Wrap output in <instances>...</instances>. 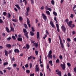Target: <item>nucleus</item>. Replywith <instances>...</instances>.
I'll list each match as a JSON object with an SVG mask.
<instances>
[{"mask_svg":"<svg viewBox=\"0 0 76 76\" xmlns=\"http://www.w3.org/2000/svg\"><path fill=\"white\" fill-rule=\"evenodd\" d=\"M73 21H70L69 22H67V23L69 26H70L72 24Z\"/></svg>","mask_w":76,"mask_h":76,"instance_id":"nucleus-6","label":"nucleus"},{"mask_svg":"<svg viewBox=\"0 0 76 76\" xmlns=\"http://www.w3.org/2000/svg\"><path fill=\"white\" fill-rule=\"evenodd\" d=\"M68 76H72V75H71V74H70V73H68Z\"/></svg>","mask_w":76,"mask_h":76,"instance_id":"nucleus-64","label":"nucleus"},{"mask_svg":"<svg viewBox=\"0 0 76 76\" xmlns=\"http://www.w3.org/2000/svg\"><path fill=\"white\" fill-rule=\"evenodd\" d=\"M70 26H69V27L71 28H72V29L73 28H74V27H75V24H72Z\"/></svg>","mask_w":76,"mask_h":76,"instance_id":"nucleus-14","label":"nucleus"},{"mask_svg":"<svg viewBox=\"0 0 76 76\" xmlns=\"http://www.w3.org/2000/svg\"><path fill=\"white\" fill-rule=\"evenodd\" d=\"M23 25L26 29H28V26H27V25L26 24H23Z\"/></svg>","mask_w":76,"mask_h":76,"instance_id":"nucleus-19","label":"nucleus"},{"mask_svg":"<svg viewBox=\"0 0 76 76\" xmlns=\"http://www.w3.org/2000/svg\"><path fill=\"white\" fill-rule=\"evenodd\" d=\"M6 47H7V48H11L12 45L10 44H7L6 45Z\"/></svg>","mask_w":76,"mask_h":76,"instance_id":"nucleus-9","label":"nucleus"},{"mask_svg":"<svg viewBox=\"0 0 76 76\" xmlns=\"http://www.w3.org/2000/svg\"><path fill=\"white\" fill-rule=\"evenodd\" d=\"M35 52L36 55L37 56V55L38 54V51H37V50H36L35 51Z\"/></svg>","mask_w":76,"mask_h":76,"instance_id":"nucleus-43","label":"nucleus"},{"mask_svg":"<svg viewBox=\"0 0 76 76\" xmlns=\"http://www.w3.org/2000/svg\"><path fill=\"white\" fill-rule=\"evenodd\" d=\"M40 76H43V74L42 73V72H40Z\"/></svg>","mask_w":76,"mask_h":76,"instance_id":"nucleus-63","label":"nucleus"},{"mask_svg":"<svg viewBox=\"0 0 76 76\" xmlns=\"http://www.w3.org/2000/svg\"><path fill=\"white\" fill-rule=\"evenodd\" d=\"M12 38H13V39L15 40L16 39V37L14 36H12Z\"/></svg>","mask_w":76,"mask_h":76,"instance_id":"nucleus-41","label":"nucleus"},{"mask_svg":"<svg viewBox=\"0 0 76 76\" xmlns=\"http://www.w3.org/2000/svg\"><path fill=\"white\" fill-rule=\"evenodd\" d=\"M70 17L71 18H73L74 17V15H73V14H71V16Z\"/></svg>","mask_w":76,"mask_h":76,"instance_id":"nucleus-38","label":"nucleus"},{"mask_svg":"<svg viewBox=\"0 0 76 76\" xmlns=\"http://www.w3.org/2000/svg\"><path fill=\"white\" fill-rule=\"evenodd\" d=\"M15 6H16V7H17V8H18V10H20V7L18 4L15 5Z\"/></svg>","mask_w":76,"mask_h":76,"instance_id":"nucleus-12","label":"nucleus"},{"mask_svg":"<svg viewBox=\"0 0 76 76\" xmlns=\"http://www.w3.org/2000/svg\"><path fill=\"white\" fill-rule=\"evenodd\" d=\"M32 58V57L31 56H29V57H28V59L29 60H30V59H31Z\"/></svg>","mask_w":76,"mask_h":76,"instance_id":"nucleus-42","label":"nucleus"},{"mask_svg":"<svg viewBox=\"0 0 76 76\" xmlns=\"http://www.w3.org/2000/svg\"><path fill=\"white\" fill-rule=\"evenodd\" d=\"M14 67H16L17 66V64H13Z\"/></svg>","mask_w":76,"mask_h":76,"instance_id":"nucleus-59","label":"nucleus"},{"mask_svg":"<svg viewBox=\"0 0 76 76\" xmlns=\"http://www.w3.org/2000/svg\"><path fill=\"white\" fill-rule=\"evenodd\" d=\"M48 40L49 42V43L50 44H51V38H49L48 39Z\"/></svg>","mask_w":76,"mask_h":76,"instance_id":"nucleus-28","label":"nucleus"},{"mask_svg":"<svg viewBox=\"0 0 76 76\" xmlns=\"http://www.w3.org/2000/svg\"><path fill=\"white\" fill-rule=\"evenodd\" d=\"M72 35H74V34H76V32L74 31H73L72 33Z\"/></svg>","mask_w":76,"mask_h":76,"instance_id":"nucleus-50","label":"nucleus"},{"mask_svg":"<svg viewBox=\"0 0 76 76\" xmlns=\"http://www.w3.org/2000/svg\"><path fill=\"white\" fill-rule=\"evenodd\" d=\"M56 26L57 28H59V26L58 25V24H56Z\"/></svg>","mask_w":76,"mask_h":76,"instance_id":"nucleus-54","label":"nucleus"},{"mask_svg":"<svg viewBox=\"0 0 76 76\" xmlns=\"http://www.w3.org/2000/svg\"><path fill=\"white\" fill-rule=\"evenodd\" d=\"M50 23L51 25H52L53 24H53V21H51L50 22Z\"/></svg>","mask_w":76,"mask_h":76,"instance_id":"nucleus-56","label":"nucleus"},{"mask_svg":"<svg viewBox=\"0 0 76 76\" xmlns=\"http://www.w3.org/2000/svg\"><path fill=\"white\" fill-rule=\"evenodd\" d=\"M38 44L37 43L35 44V47H36V48H38Z\"/></svg>","mask_w":76,"mask_h":76,"instance_id":"nucleus-55","label":"nucleus"},{"mask_svg":"<svg viewBox=\"0 0 76 76\" xmlns=\"http://www.w3.org/2000/svg\"><path fill=\"white\" fill-rule=\"evenodd\" d=\"M47 37V34H45V36L43 37V39H45V38Z\"/></svg>","mask_w":76,"mask_h":76,"instance_id":"nucleus-52","label":"nucleus"},{"mask_svg":"<svg viewBox=\"0 0 76 76\" xmlns=\"http://www.w3.org/2000/svg\"><path fill=\"white\" fill-rule=\"evenodd\" d=\"M10 39H12V38L10 37H8L7 39V40H8V41H10Z\"/></svg>","mask_w":76,"mask_h":76,"instance_id":"nucleus-49","label":"nucleus"},{"mask_svg":"<svg viewBox=\"0 0 76 76\" xmlns=\"http://www.w3.org/2000/svg\"><path fill=\"white\" fill-rule=\"evenodd\" d=\"M41 10H43L44 9V6H43L41 8Z\"/></svg>","mask_w":76,"mask_h":76,"instance_id":"nucleus-57","label":"nucleus"},{"mask_svg":"<svg viewBox=\"0 0 76 76\" xmlns=\"http://www.w3.org/2000/svg\"><path fill=\"white\" fill-rule=\"evenodd\" d=\"M34 75H35V74H34V73H33L32 74H30V76H34Z\"/></svg>","mask_w":76,"mask_h":76,"instance_id":"nucleus-61","label":"nucleus"},{"mask_svg":"<svg viewBox=\"0 0 76 76\" xmlns=\"http://www.w3.org/2000/svg\"><path fill=\"white\" fill-rule=\"evenodd\" d=\"M30 34H31V36H34V35H35V33H33L32 31H30Z\"/></svg>","mask_w":76,"mask_h":76,"instance_id":"nucleus-20","label":"nucleus"},{"mask_svg":"<svg viewBox=\"0 0 76 76\" xmlns=\"http://www.w3.org/2000/svg\"><path fill=\"white\" fill-rule=\"evenodd\" d=\"M56 63H60V61H59V59H57L56 61Z\"/></svg>","mask_w":76,"mask_h":76,"instance_id":"nucleus-32","label":"nucleus"},{"mask_svg":"<svg viewBox=\"0 0 76 76\" xmlns=\"http://www.w3.org/2000/svg\"><path fill=\"white\" fill-rule=\"evenodd\" d=\"M45 9H46V10H48V7L47 6H46L45 7Z\"/></svg>","mask_w":76,"mask_h":76,"instance_id":"nucleus-48","label":"nucleus"},{"mask_svg":"<svg viewBox=\"0 0 76 76\" xmlns=\"http://www.w3.org/2000/svg\"><path fill=\"white\" fill-rule=\"evenodd\" d=\"M56 74L58 75L59 76H61V72L60 71H59L58 72H57Z\"/></svg>","mask_w":76,"mask_h":76,"instance_id":"nucleus-15","label":"nucleus"},{"mask_svg":"<svg viewBox=\"0 0 76 76\" xmlns=\"http://www.w3.org/2000/svg\"><path fill=\"white\" fill-rule=\"evenodd\" d=\"M46 13L48 15H50V12L48 11H46Z\"/></svg>","mask_w":76,"mask_h":76,"instance_id":"nucleus-27","label":"nucleus"},{"mask_svg":"<svg viewBox=\"0 0 76 76\" xmlns=\"http://www.w3.org/2000/svg\"><path fill=\"white\" fill-rule=\"evenodd\" d=\"M31 31L32 32H35V30L33 27H31Z\"/></svg>","mask_w":76,"mask_h":76,"instance_id":"nucleus-37","label":"nucleus"},{"mask_svg":"<svg viewBox=\"0 0 76 76\" xmlns=\"http://www.w3.org/2000/svg\"><path fill=\"white\" fill-rule=\"evenodd\" d=\"M47 57H48V58H50L51 59L53 58V55H52L51 54H48L47 56Z\"/></svg>","mask_w":76,"mask_h":76,"instance_id":"nucleus-7","label":"nucleus"},{"mask_svg":"<svg viewBox=\"0 0 76 76\" xmlns=\"http://www.w3.org/2000/svg\"><path fill=\"white\" fill-rule=\"evenodd\" d=\"M14 52L15 53H18L19 52V50L18 49H15L14 50Z\"/></svg>","mask_w":76,"mask_h":76,"instance_id":"nucleus-10","label":"nucleus"},{"mask_svg":"<svg viewBox=\"0 0 76 76\" xmlns=\"http://www.w3.org/2000/svg\"><path fill=\"white\" fill-rule=\"evenodd\" d=\"M5 55L6 56H8V51L6 50H5L4 51Z\"/></svg>","mask_w":76,"mask_h":76,"instance_id":"nucleus-11","label":"nucleus"},{"mask_svg":"<svg viewBox=\"0 0 76 76\" xmlns=\"http://www.w3.org/2000/svg\"><path fill=\"white\" fill-rule=\"evenodd\" d=\"M37 39H39V32H37Z\"/></svg>","mask_w":76,"mask_h":76,"instance_id":"nucleus-8","label":"nucleus"},{"mask_svg":"<svg viewBox=\"0 0 76 76\" xmlns=\"http://www.w3.org/2000/svg\"><path fill=\"white\" fill-rule=\"evenodd\" d=\"M67 40L69 42H70V41H71V40L69 38H67Z\"/></svg>","mask_w":76,"mask_h":76,"instance_id":"nucleus-46","label":"nucleus"},{"mask_svg":"<svg viewBox=\"0 0 76 76\" xmlns=\"http://www.w3.org/2000/svg\"><path fill=\"white\" fill-rule=\"evenodd\" d=\"M65 22H66L67 23V22H69V19H66L65 20Z\"/></svg>","mask_w":76,"mask_h":76,"instance_id":"nucleus-62","label":"nucleus"},{"mask_svg":"<svg viewBox=\"0 0 76 76\" xmlns=\"http://www.w3.org/2000/svg\"><path fill=\"white\" fill-rule=\"evenodd\" d=\"M5 29L7 32H9V28H8V27H6Z\"/></svg>","mask_w":76,"mask_h":76,"instance_id":"nucleus-21","label":"nucleus"},{"mask_svg":"<svg viewBox=\"0 0 76 76\" xmlns=\"http://www.w3.org/2000/svg\"><path fill=\"white\" fill-rule=\"evenodd\" d=\"M58 37L61 48H63V47H64V45H63V42H62V40H61V37H60V35L58 36Z\"/></svg>","mask_w":76,"mask_h":76,"instance_id":"nucleus-2","label":"nucleus"},{"mask_svg":"<svg viewBox=\"0 0 76 76\" xmlns=\"http://www.w3.org/2000/svg\"><path fill=\"white\" fill-rule=\"evenodd\" d=\"M74 71L75 73H76V67H75L74 69Z\"/></svg>","mask_w":76,"mask_h":76,"instance_id":"nucleus-60","label":"nucleus"},{"mask_svg":"<svg viewBox=\"0 0 76 76\" xmlns=\"http://www.w3.org/2000/svg\"><path fill=\"white\" fill-rule=\"evenodd\" d=\"M27 11L26 12V16H28L29 15V13Z\"/></svg>","mask_w":76,"mask_h":76,"instance_id":"nucleus-53","label":"nucleus"},{"mask_svg":"<svg viewBox=\"0 0 76 76\" xmlns=\"http://www.w3.org/2000/svg\"><path fill=\"white\" fill-rule=\"evenodd\" d=\"M18 40L19 41H22V38L21 37H18Z\"/></svg>","mask_w":76,"mask_h":76,"instance_id":"nucleus-13","label":"nucleus"},{"mask_svg":"<svg viewBox=\"0 0 76 76\" xmlns=\"http://www.w3.org/2000/svg\"><path fill=\"white\" fill-rule=\"evenodd\" d=\"M19 20L20 22H22V20H23V18H22V17H21L20 16L19 17Z\"/></svg>","mask_w":76,"mask_h":76,"instance_id":"nucleus-16","label":"nucleus"},{"mask_svg":"<svg viewBox=\"0 0 76 76\" xmlns=\"http://www.w3.org/2000/svg\"><path fill=\"white\" fill-rule=\"evenodd\" d=\"M51 3L52 4H53V5H54V0H53L51 1Z\"/></svg>","mask_w":76,"mask_h":76,"instance_id":"nucleus-35","label":"nucleus"},{"mask_svg":"<svg viewBox=\"0 0 76 76\" xmlns=\"http://www.w3.org/2000/svg\"><path fill=\"white\" fill-rule=\"evenodd\" d=\"M26 47L27 49H29V45L28 44H26Z\"/></svg>","mask_w":76,"mask_h":76,"instance_id":"nucleus-26","label":"nucleus"},{"mask_svg":"<svg viewBox=\"0 0 76 76\" xmlns=\"http://www.w3.org/2000/svg\"><path fill=\"white\" fill-rule=\"evenodd\" d=\"M8 64V62H5L4 63V65L6 66V65H7Z\"/></svg>","mask_w":76,"mask_h":76,"instance_id":"nucleus-44","label":"nucleus"},{"mask_svg":"<svg viewBox=\"0 0 76 76\" xmlns=\"http://www.w3.org/2000/svg\"><path fill=\"white\" fill-rule=\"evenodd\" d=\"M23 32H24V35L25 36L27 39H29V36H28V33L26 31V30L25 28L23 29Z\"/></svg>","mask_w":76,"mask_h":76,"instance_id":"nucleus-1","label":"nucleus"},{"mask_svg":"<svg viewBox=\"0 0 76 76\" xmlns=\"http://www.w3.org/2000/svg\"><path fill=\"white\" fill-rule=\"evenodd\" d=\"M7 15H8L7 17L9 19V18H10L11 17V15H10V14L9 13H8L7 14Z\"/></svg>","mask_w":76,"mask_h":76,"instance_id":"nucleus-17","label":"nucleus"},{"mask_svg":"<svg viewBox=\"0 0 76 76\" xmlns=\"http://www.w3.org/2000/svg\"><path fill=\"white\" fill-rule=\"evenodd\" d=\"M53 13L54 16H57V13H56V12H53Z\"/></svg>","mask_w":76,"mask_h":76,"instance_id":"nucleus-25","label":"nucleus"},{"mask_svg":"<svg viewBox=\"0 0 76 76\" xmlns=\"http://www.w3.org/2000/svg\"><path fill=\"white\" fill-rule=\"evenodd\" d=\"M3 22V21L1 19H0V23H2Z\"/></svg>","mask_w":76,"mask_h":76,"instance_id":"nucleus-51","label":"nucleus"},{"mask_svg":"<svg viewBox=\"0 0 76 76\" xmlns=\"http://www.w3.org/2000/svg\"><path fill=\"white\" fill-rule=\"evenodd\" d=\"M12 21L13 22H17V20H16V19H13L12 20Z\"/></svg>","mask_w":76,"mask_h":76,"instance_id":"nucleus-45","label":"nucleus"},{"mask_svg":"<svg viewBox=\"0 0 76 76\" xmlns=\"http://www.w3.org/2000/svg\"><path fill=\"white\" fill-rule=\"evenodd\" d=\"M35 71L36 72H39V67H38V68H35Z\"/></svg>","mask_w":76,"mask_h":76,"instance_id":"nucleus-23","label":"nucleus"},{"mask_svg":"<svg viewBox=\"0 0 76 76\" xmlns=\"http://www.w3.org/2000/svg\"><path fill=\"white\" fill-rule=\"evenodd\" d=\"M61 28L62 29V30L65 33L66 32V27H64V26H62L61 27Z\"/></svg>","mask_w":76,"mask_h":76,"instance_id":"nucleus-4","label":"nucleus"},{"mask_svg":"<svg viewBox=\"0 0 76 76\" xmlns=\"http://www.w3.org/2000/svg\"><path fill=\"white\" fill-rule=\"evenodd\" d=\"M52 54V50H50L48 54Z\"/></svg>","mask_w":76,"mask_h":76,"instance_id":"nucleus-47","label":"nucleus"},{"mask_svg":"<svg viewBox=\"0 0 76 76\" xmlns=\"http://www.w3.org/2000/svg\"><path fill=\"white\" fill-rule=\"evenodd\" d=\"M61 66L63 70L65 69V67H66V64H65V63H64V62L63 63V64H61Z\"/></svg>","mask_w":76,"mask_h":76,"instance_id":"nucleus-3","label":"nucleus"},{"mask_svg":"<svg viewBox=\"0 0 76 76\" xmlns=\"http://www.w3.org/2000/svg\"><path fill=\"white\" fill-rule=\"evenodd\" d=\"M3 15L4 16H6L7 15V13L6 12H3Z\"/></svg>","mask_w":76,"mask_h":76,"instance_id":"nucleus-34","label":"nucleus"},{"mask_svg":"<svg viewBox=\"0 0 76 76\" xmlns=\"http://www.w3.org/2000/svg\"><path fill=\"white\" fill-rule=\"evenodd\" d=\"M67 65L68 67H70L71 66V64L70 63H67Z\"/></svg>","mask_w":76,"mask_h":76,"instance_id":"nucleus-30","label":"nucleus"},{"mask_svg":"<svg viewBox=\"0 0 76 76\" xmlns=\"http://www.w3.org/2000/svg\"><path fill=\"white\" fill-rule=\"evenodd\" d=\"M49 63L50 64L51 66H53V61H50L49 62Z\"/></svg>","mask_w":76,"mask_h":76,"instance_id":"nucleus-18","label":"nucleus"},{"mask_svg":"<svg viewBox=\"0 0 76 76\" xmlns=\"http://www.w3.org/2000/svg\"><path fill=\"white\" fill-rule=\"evenodd\" d=\"M27 24L30 23V21H29V18H27Z\"/></svg>","mask_w":76,"mask_h":76,"instance_id":"nucleus-31","label":"nucleus"},{"mask_svg":"<svg viewBox=\"0 0 76 76\" xmlns=\"http://www.w3.org/2000/svg\"><path fill=\"white\" fill-rule=\"evenodd\" d=\"M26 73H30V71L29 70H27L26 71Z\"/></svg>","mask_w":76,"mask_h":76,"instance_id":"nucleus-39","label":"nucleus"},{"mask_svg":"<svg viewBox=\"0 0 76 76\" xmlns=\"http://www.w3.org/2000/svg\"><path fill=\"white\" fill-rule=\"evenodd\" d=\"M29 10H30L29 7H28L26 8V12H29Z\"/></svg>","mask_w":76,"mask_h":76,"instance_id":"nucleus-29","label":"nucleus"},{"mask_svg":"<svg viewBox=\"0 0 76 76\" xmlns=\"http://www.w3.org/2000/svg\"><path fill=\"white\" fill-rule=\"evenodd\" d=\"M49 64H48L47 65V69H49Z\"/></svg>","mask_w":76,"mask_h":76,"instance_id":"nucleus-58","label":"nucleus"},{"mask_svg":"<svg viewBox=\"0 0 76 76\" xmlns=\"http://www.w3.org/2000/svg\"><path fill=\"white\" fill-rule=\"evenodd\" d=\"M31 4L32 5H33L34 4V0H30Z\"/></svg>","mask_w":76,"mask_h":76,"instance_id":"nucleus-24","label":"nucleus"},{"mask_svg":"<svg viewBox=\"0 0 76 76\" xmlns=\"http://www.w3.org/2000/svg\"><path fill=\"white\" fill-rule=\"evenodd\" d=\"M28 67H29V65H28V64H27L25 65V67H26V68H28Z\"/></svg>","mask_w":76,"mask_h":76,"instance_id":"nucleus-33","label":"nucleus"},{"mask_svg":"<svg viewBox=\"0 0 76 76\" xmlns=\"http://www.w3.org/2000/svg\"><path fill=\"white\" fill-rule=\"evenodd\" d=\"M30 69H31V67H32V63H30Z\"/></svg>","mask_w":76,"mask_h":76,"instance_id":"nucleus-36","label":"nucleus"},{"mask_svg":"<svg viewBox=\"0 0 76 76\" xmlns=\"http://www.w3.org/2000/svg\"><path fill=\"white\" fill-rule=\"evenodd\" d=\"M59 58L60 60H63V56H62L60 55L59 56Z\"/></svg>","mask_w":76,"mask_h":76,"instance_id":"nucleus-40","label":"nucleus"},{"mask_svg":"<svg viewBox=\"0 0 76 76\" xmlns=\"http://www.w3.org/2000/svg\"><path fill=\"white\" fill-rule=\"evenodd\" d=\"M11 31L13 32H15V29L14 28H13V27H11Z\"/></svg>","mask_w":76,"mask_h":76,"instance_id":"nucleus-22","label":"nucleus"},{"mask_svg":"<svg viewBox=\"0 0 76 76\" xmlns=\"http://www.w3.org/2000/svg\"><path fill=\"white\" fill-rule=\"evenodd\" d=\"M42 16L44 20L45 21H47V18L46 17V15L44 14H42Z\"/></svg>","mask_w":76,"mask_h":76,"instance_id":"nucleus-5","label":"nucleus"}]
</instances>
